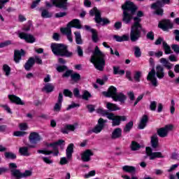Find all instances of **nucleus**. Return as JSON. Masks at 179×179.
<instances>
[{"instance_id": "obj_57", "label": "nucleus", "mask_w": 179, "mask_h": 179, "mask_svg": "<svg viewBox=\"0 0 179 179\" xmlns=\"http://www.w3.org/2000/svg\"><path fill=\"white\" fill-rule=\"evenodd\" d=\"M96 113L97 114H100L103 117H105V115H107V113H108V110L99 108L96 109Z\"/></svg>"}, {"instance_id": "obj_41", "label": "nucleus", "mask_w": 179, "mask_h": 179, "mask_svg": "<svg viewBox=\"0 0 179 179\" xmlns=\"http://www.w3.org/2000/svg\"><path fill=\"white\" fill-rule=\"evenodd\" d=\"M81 99L85 100V101H89V99H92V94L89 92L87 90H84L83 92V94L81 95Z\"/></svg>"}, {"instance_id": "obj_55", "label": "nucleus", "mask_w": 179, "mask_h": 179, "mask_svg": "<svg viewBox=\"0 0 179 179\" xmlns=\"http://www.w3.org/2000/svg\"><path fill=\"white\" fill-rule=\"evenodd\" d=\"M61 108H62V103L57 102L55 104L53 110L55 113H59V111H61Z\"/></svg>"}, {"instance_id": "obj_4", "label": "nucleus", "mask_w": 179, "mask_h": 179, "mask_svg": "<svg viewBox=\"0 0 179 179\" xmlns=\"http://www.w3.org/2000/svg\"><path fill=\"white\" fill-rule=\"evenodd\" d=\"M90 16H95L94 20L97 24H101V26H107L111 23V21L108 18L101 17V12L97 9V7H94L90 10Z\"/></svg>"}, {"instance_id": "obj_44", "label": "nucleus", "mask_w": 179, "mask_h": 179, "mask_svg": "<svg viewBox=\"0 0 179 179\" xmlns=\"http://www.w3.org/2000/svg\"><path fill=\"white\" fill-rule=\"evenodd\" d=\"M55 87L51 83L46 84L43 88V90H45L46 93H51V92H54Z\"/></svg>"}, {"instance_id": "obj_58", "label": "nucleus", "mask_w": 179, "mask_h": 179, "mask_svg": "<svg viewBox=\"0 0 179 179\" xmlns=\"http://www.w3.org/2000/svg\"><path fill=\"white\" fill-rule=\"evenodd\" d=\"M10 44H12V41L9 40L1 42L0 43V48H5V47H8V45H10Z\"/></svg>"}, {"instance_id": "obj_17", "label": "nucleus", "mask_w": 179, "mask_h": 179, "mask_svg": "<svg viewBox=\"0 0 179 179\" xmlns=\"http://www.w3.org/2000/svg\"><path fill=\"white\" fill-rule=\"evenodd\" d=\"M85 29L87 31H90L92 33V41L93 43H99L100 39L99 38V33L97 32V30L90 27L89 25H85Z\"/></svg>"}, {"instance_id": "obj_49", "label": "nucleus", "mask_w": 179, "mask_h": 179, "mask_svg": "<svg viewBox=\"0 0 179 179\" xmlns=\"http://www.w3.org/2000/svg\"><path fill=\"white\" fill-rule=\"evenodd\" d=\"M141 78H142V72L141 71H136L134 76V79L135 82H141Z\"/></svg>"}, {"instance_id": "obj_30", "label": "nucleus", "mask_w": 179, "mask_h": 179, "mask_svg": "<svg viewBox=\"0 0 179 179\" xmlns=\"http://www.w3.org/2000/svg\"><path fill=\"white\" fill-rule=\"evenodd\" d=\"M75 145L73 143H70L66 150V158L68 160L72 159V154L73 153V148Z\"/></svg>"}, {"instance_id": "obj_63", "label": "nucleus", "mask_w": 179, "mask_h": 179, "mask_svg": "<svg viewBox=\"0 0 179 179\" xmlns=\"http://www.w3.org/2000/svg\"><path fill=\"white\" fill-rule=\"evenodd\" d=\"M171 48L176 54H179V45L177 44H172Z\"/></svg>"}, {"instance_id": "obj_27", "label": "nucleus", "mask_w": 179, "mask_h": 179, "mask_svg": "<svg viewBox=\"0 0 179 179\" xmlns=\"http://www.w3.org/2000/svg\"><path fill=\"white\" fill-rule=\"evenodd\" d=\"M154 5L155 3L151 5V8L155 10V15L157 16H163V15H164V10L162 8H164V6H159L157 4L156 6H154Z\"/></svg>"}, {"instance_id": "obj_5", "label": "nucleus", "mask_w": 179, "mask_h": 179, "mask_svg": "<svg viewBox=\"0 0 179 179\" xmlns=\"http://www.w3.org/2000/svg\"><path fill=\"white\" fill-rule=\"evenodd\" d=\"M31 174L33 172L30 170H26L24 173H22L19 169L11 170V176L15 179L27 178V177H31Z\"/></svg>"}, {"instance_id": "obj_7", "label": "nucleus", "mask_w": 179, "mask_h": 179, "mask_svg": "<svg viewBox=\"0 0 179 179\" xmlns=\"http://www.w3.org/2000/svg\"><path fill=\"white\" fill-rule=\"evenodd\" d=\"M106 124H107V120L103 119V117H100L98 120L97 124L89 131L90 134H100L104 129V127H106Z\"/></svg>"}, {"instance_id": "obj_45", "label": "nucleus", "mask_w": 179, "mask_h": 179, "mask_svg": "<svg viewBox=\"0 0 179 179\" xmlns=\"http://www.w3.org/2000/svg\"><path fill=\"white\" fill-rule=\"evenodd\" d=\"M76 37V44H83V41H82V35H80V31L74 32Z\"/></svg>"}, {"instance_id": "obj_56", "label": "nucleus", "mask_w": 179, "mask_h": 179, "mask_svg": "<svg viewBox=\"0 0 179 179\" xmlns=\"http://www.w3.org/2000/svg\"><path fill=\"white\" fill-rule=\"evenodd\" d=\"M96 113L97 114H100L103 117H105V115H107V113H108V110L99 108L96 109Z\"/></svg>"}, {"instance_id": "obj_8", "label": "nucleus", "mask_w": 179, "mask_h": 179, "mask_svg": "<svg viewBox=\"0 0 179 179\" xmlns=\"http://www.w3.org/2000/svg\"><path fill=\"white\" fill-rule=\"evenodd\" d=\"M145 153L148 157H150V160H155V159H164V155L161 152H155L152 150L150 147L145 148Z\"/></svg>"}, {"instance_id": "obj_1", "label": "nucleus", "mask_w": 179, "mask_h": 179, "mask_svg": "<svg viewBox=\"0 0 179 179\" xmlns=\"http://www.w3.org/2000/svg\"><path fill=\"white\" fill-rule=\"evenodd\" d=\"M122 9L123 10L122 22L124 24H130L132 20L134 22L130 31V40L132 43H135V41H138L141 38L142 31H143V27L141 24V22H142V18L141 17H143L145 13L142 10H138L136 13L138 6L131 1H125L122 5ZM136 13V16L134 17Z\"/></svg>"}, {"instance_id": "obj_29", "label": "nucleus", "mask_w": 179, "mask_h": 179, "mask_svg": "<svg viewBox=\"0 0 179 179\" xmlns=\"http://www.w3.org/2000/svg\"><path fill=\"white\" fill-rule=\"evenodd\" d=\"M36 64V60L34 57H29L27 62L25 63L24 68L25 71H30L33 68L34 65Z\"/></svg>"}, {"instance_id": "obj_43", "label": "nucleus", "mask_w": 179, "mask_h": 179, "mask_svg": "<svg viewBox=\"0 0 179 179\" xmlns=\"http://www.w3.org/2000/svg\"><path fill=\"white\" fill-rule=\"evenodd\" d=\"M164 6V5H170V0H161V1H157L155 3H154V6Z\"/></svg>"}, {"instance_id": "obj_31", "label": "nucleus", "mask_w": 179, "mask_h": 179, "mask_svg": "<svg viewBox=\"0 0 179 179\" xmlns=\"http://www.w3.org/2000/svg\"><path fill=\"white\" fill-rule=\"evenodd\" d=\"M150 143H151V146L153 149H156L159 148V138L156 134L151 136Z\"/></svg>"}, {"instance_id": "obj_64", "label": "nucleus", "mask_w": 179, "mask_h": 179, "mask_svg": "<svg viewBox=\"0 0 179 179\" xmlns=\"http://www.w3.org/2000/svg\"><path fill=\"white\" fill-rule=\"evenodd\" d=\"M20 131H27V123H20Z\"/></svg>"}, {"instance_id": "obj_33", "label": "nucleus", "mask_w": 179, "mask_h": 179, "mask_svg": "<svg viewBox=\"0 0 179 179\" xmlns=\"http://www.w3.org/2000/svg\"><path fill=\"white\" fill-rule=\"evenodd\" d=\"M160 63L162 64L163 66L166 68V69H171V68H173V64L170 63L166 58H161Z\"/></svg>"}, {"instance_id": "obj_2", "label": "nucleus", "mask_w": 179, "mask_h": 179, "mask_svg": "<svg viewBox=\"0 0 179 179\" xmlns=\"http://www.w3.org/2000/svg\"><path fill=\"white\" fill-rule=\"evenodd\" d=\"M105 57L106 55H103V52L100 51L99 46H96L90 61L97 71H104V66H106Z\"/></svg>"}, {"instance_id": "obj_42", "label": "nucleus", "mask_w": 179, "mask_h": 179, "mask_svg": "<svg viewBox=\"0 0 179 179\" xmlns=\"http://www.w3.org/2000/svg\"><path fill=\"white\" fill-rule=\"evenodd\" d=\"M113 75H125V70H120V66H113Z\"/></svg>"}, {"instance_id": "obj_61", "label": "nucleus", "mask_w": 179, "mask_h": 179, "mask_svg": "<svg viewBox=\"0 0 179 179\" xmlns=\"http://www.w3.org/2000/svg\"><path fill=\"white\" fill-rule=\"evenodd\" d=\"M146 38L148 40H151V41H153L155 40V33H153V31H150L147 34Z\"/></svg>"}, {"instance_id": "obj_36", "label": "nucleus", "mask_w": 179, "mask_h": 179, "mask_svg": "<svg viewBox=\"0 0 179 179\" xmlns=\"http://www.w3.org/2000/svg\"><path fill=\"white\" fill-rule=\"evenodd\" d=\"M132 128H134V121H129L124 127L123 132L124 134H128L131 132V129H132Z\"/></svg>"}, {"instance_id": "obj_24", "label": "nucleus", "mask_w": 179, "mask_h": 179, "mask_svg": "<svg viewBox=\"0 0 179 179\" xmlns=\"http://www.w3.org/2000/svg\"><path fill=\"white\" fill-rule=\"evenodd\" d=\"M76 129V127L73 124H66L64 127L61 129L62 134H64V135H68L69 134V131L73 132Z\"/></svg>"}, {"instance_id": "obj_40", "label": "nucleus", "mask_w": 179, "mask_h": 179, "mask_svg": "<svg viewBox=\"0 0 179 179\" xmlns=\"http://www.w3.org/2000/svg\"><path fill=\"white\" fill-rule=\"evenodd\" d=\"M162 47L166 55H169V54H171V48L170 47V45H169V44H167V42L163 41Z\"/></svg>"}, {"instance_id": "obj_18", "label": "nucleus", "mask_w": 179, "mask_h": 179, "mask_svg": "<svg viewBox=\"0 0 179 179\" xmlns=\"http://www.w3.org/2000/svg\"><path fill=\"white\" fill-rule=\"evenodd\" d=\"M94 153L92 150L87 149L85 150L82 154H81V160L84 162H90L92 160L91 156H94Z\"/></svg>"}, {"instance_id": "obj_13", "label": "nucleus", "mask_w": 179, "mask_h": 179, "mask_svg": "<svg viewBox=\"0 0 179 179\" xmlns=\"http://www.w3.org/2000/svg\"><path fill=\"white\" fill-rule=\"evenodd\" d=\"M52 5L59 9L68 10V0H50Z\"/></svg>"}, {"instance_id": "obj_19", "label": "nucleus", "mask_w": 179, "mask_h": 179, "mask_svg": "<svg viewBox=\"0 0 179 179\" xmlns=\"http://www.w3.org/2000/svg\"><path fill=\"white\" fill-rule=\"evenodd\" d=\"M26 52L23 49L14 50V61L15 64H19L22 60V57H24Z\"/></svg>"}, {"instance_id": "obj_50", "label": "nucleus", "mask_w": 179, "mask_h": 179, "mask_svg": "<svg viewBox=\"0 0 179 179\" xmlns=\"http://www.w3.org/2000/svg\"><path fill=\"white\" fill-rule=\"evenodd\" d=\"M3 71L5 72L6 76H9L10 75V67L8 64L3 65Z\"/></svg>"}, {"instance_id": "obj_47", "label": "nucleus", "mask_w": 179, "mask_h": 179, "mask_svg": "<svg viewBox=\"0 0 179 179\" xmlns=\"http://www.w3.org/2000/svg\"><path fill=\"white\" fill-rule=\"evenodd\" d=\"M4 156L6 159H10L11 160H15L17 157L16 154L10 152H6Z\"/></svg>"}, {"instance_id": "obj_35", "label": "nucleus", "mask_w": 179, "mask_h": 179, "mask_svg": "<svg viewBox=\"0 0 179 179\" xmlns=\"http://www.w3.org/2000/svg\"><path fill=\"white\" fill-rule=\"evenodd\" d=\"M142 146L138 142L133 141L130 145V149L132 152H136V150H139Z\"/></svg>"}, {"instance_id": "obj_22", "label": "nucleus", "mask_w": 179, "mask_h": 179, "mask_svg": "<svg viewBox=\"0 0 179 179\" xmlns=\"http://www.w3.org/2000/svg\"><path fill=\"white\" fill-rule=\"evenodd\" d=\"M112 99L113 101H120L121 104H124L127 100V96L124 93L120 92L119 94L116 93Z\"/></svg>"}, {"instance_id": "obj_54", "label": "nucleus", "mask_w": 179, "mask_h": 179, "mask_svg": "<svg viewBox=\"0 0 179 179\" xmlns=\"http://www.w3.org/2000/svg\"><path fill=\"white\" fill-rule=\"evenodd\" d=\"M73 93L74 97H76V99H82V95H80V91L79 90V88H74L73 90Z\"/></svg>"}, {"instance_id": "obj_15", "label": "nucleus", "mask_w": 179, "mask_h": 179, "mask_svg": "<svg viewBox=\"0 0 179 179\" xmlns=\"http://www.w3.org/2000/svg\"><path fill=\"white\" fill-rule=\"evenodd\" d=\"M147 80L151 82L154 87H157L159 84L157 83V78H156V70H155V68H152L148 73Z\"/></svg>"}, {"instance_id": "obj_11", "label": "nucleus", "mask_w": 179, "mask_h": 179, "mask_svg": "<svg viewBox=\"0 0 179 179\" xmlns=\"http://www.w3.org/2000/svg\"><path fill=\"white\" fill-rule=\"evenodd\" d=\"M173 128H174L173 124H166L164 127L159 128L157 134L160 138H166L169 135V131H173Z\"/></svg>"}, {"instance_id": "obj_28", "label": "nucleus", "mask_w": 179, "mask_h": 179, "mask_svg": "<svg viewBox=\"0 0 179 179\" xmlns=\"http://www.w3.org/2000/svg\"><path fill=\"white\" fill-rule=\"evenodd\" d=\"M155 75L158 79H163L164 78V68L162 65H157L156 66Z\"/></svg>"}, {"instance_id": "obj_6", "label": "nucleus", "mask_w": 179, "mask_h": 179, "mask_svg": "<svg viewBox=\"0 0 179 179\" xmlns=\"http://www.w3.org/2000/svg\"><path fill=\"white\" fill-rule=\"evenodd\" d=\"M41 136L37 132H31L29 136V141L31 143L30 145H29V148H31V149H34L36 148V145L38 143V142L41 141Z\"/></svg>"}, {"instance_id": "obj_37", "label": "nucleus", "mask_w": 179, "mask_h": 179, "mask_svg": "<svg viewBox=\"0 0 179 179\" xmlns=\"http://www.w3.org/2000/svg\"><path fill=\"white\" fill-rule=\"evenodd\" d=\"M40 10H42L41 17H43V19H48L50 17H52V13H50L48 10L40 8Z\"/></svg>"}, {"instance_id": "obj_12", "label": "nucleus", "mask_w": 179, "mask_h": 179, "mask_svg": "<svg viewBox=\"0 0 179 179\" xmlns=\"http://www.w3.org/2000/svg\"><path fill=\"white\" fill-rule=\"evenodd\" d=\"M64 143H65V141L62 139H59L56 142L48 143L47 145V147L52 148L54 151V156L57 157L59 153V150L58 149V146H62V145H64Z\"/></svg>"}, {"instance_id": "obj_26", "label": "nucleus", "mask_w": 179, "mask_h": 179, "mask_svg": "<svg viewBox=\"0 0 179 179\" xmlns=\"http://www.w3.org/2000/svg\"><path fill=\"white\" fill-rule=\"evenodd\" d=\"M67 27H74V29H82L80 20L78 19H73L67 24Z\"/></svg>"}, {"instance_id": "obj_10", "label": "nucleus", "mask_w": 179, "mask_h": 179, "mask_svg": "<svg viewBox=\"0 0 179 179\" xmlns=\"http://www.w3.org/2000/svg\"><path fill=\"white\" fill-rule=\"evenodd\" d=\"M173 26L171 21L167 19L162 20L158 24V27L163 31H168L170 29H173Z\"/></svg>"}, {"instance_id": "obj_14", "label": "nucleus", "mask_w": 179, "mask_h": 179, "mask_svg": "<svg viewBox=\"0 0 179 179\" xmlns=\"http://www.w3.org/2000/svg\"><path fill=\"white\" fill-rule=\"evenodd\" d=\"M18 37L21 40H24L26 43H28L29 44H33V43H36V38L34 36L30 34H26L24 32H21L18 34Z\"/></svg>"}, {"instance_id": "obj_59", "label": "nucleus", "mask_w": 179, "mask_h": 179, "mask_svg": "<svg viewBox=\"0 0 179 179\" xmlns=\"http://www.w3.org/2000/svg\"><path fill=\"white\" fill-rule=\"evenodd\" d=\"M157 107V102L153 101H151L150 105V110L151 111H156V108Z\"/></svg>"}, {"instance_id": "obj_32", "label": "nucleus", "mask_w": 179, "mask_h": 179, "mask_svg": "<svg viewBox=\"0 0 179 179\" xmlns=\"http://www.w3.org/2000/svg\"><path fill=\"white\" fill-rule=\"evenodd\" d=\"M113 38L115 39V41H117V43H122V41H128V40H129V36L125 34L122 36L114 35Z\"/></svg>"}, {"instance_id": "obj_25", "label": "nucleus", "mask_w": 179, "mask_h": 179, "mask_svg": "<svg viewBox=\"0 0 179 179\" xmlns=\"http://www.w3.org/2000/svg\"><path fill=\"white\" fill-rule=\"evenodd\" d=\"M122 136V129L117 127L115 129L110 136L111 139H120Z\"/></svg>"}, {"instance_id": "obj_51", "label": "nucleus", "mask_w": 179, "mask_h": 179, "mask_svg": "<svg viewBox=\"0 0 179 179\" xmlns=\"http://www.w3.org/2000/svg\"><path fill=\"white\" fill-rule=\"evenodd\" d=\"M38 153H41L42 155H45V156H49V155H52L54 156V151L52 150H38Z\"/></svg>"}, {"instance_id": "obj_60", "label": "nucleus", "mask_w": 179, "mask_h": 179, "mask_svg": "<svg viewBox=\"0 0 179 179\" xmlns=\"http://www.w3.org/2000/svg\"><path fill=\"white\" fill-rule=\"evenodd\" d=\"M132 72L131 71H126V78L128 79L129 82H134V78H132Z\"/></svg>"}, {"instance_id": "obj_34", "label": "nucleus", "mask_w": 179, "mask_h": 179, "mask_svg": "<svg viewBox=\"0 0 179 179\" xmlns=\"http://www.w3.org/2000/svg\"><path fill=\"white\" fill-rule=\"evenodd\" d=\"M122 170L123 171H125V173H131V174H134L136 172V168H135V166H124L122 167Z\"/></svg>"}, {"instance_id": "obj_62", "label": "nucleus", "mask_w": 179, "mask_h": 179, "mask_svg": "<svg viewBox=\"0 0 179 179\" xmlns=\"http://www.w3.org/2000/svg\"><path fill=\"white\" fill-rule=\"evenodd\" d=\"M27 132L26 131H17L13 133L14 136H24V135H27Z\"/></svg>"}, {"instance_id": "obj_21", "label": "nucleus", "mask_w": 179, "mask_h": 179, "mask_svg": "<svg viewBox=\"0 0 179 179\" xmlns=\"http://www.w3.org/2000/svg\"><path fill=\"white\" fill-rule=\"evenodd\" d=\"M8 99L11 101V103L17 104V106H24V102L22 101V99H20V97L16 95H8Z\"/></svg>"}, {"instance_id": "obj_48", "label": "nucleus", "mask_w": 179, "mask_h": 179, "mask_svg": "<svg viewBox=\"0 0 179 179\" xmlns=\"http://www.w3.org/2000/svg\"><path fill=\"white\" fill-rule=\"evenodd\" d=\"M56 70L57 72L59 73H62V72H65V71H69L68 70V66L65 65H59L57 66Z\"/></svg>"}, {"instance_id": "obj_20", "label": "nucleus", "mask_w": 179, "mask_h": 179, "mask_svg": "<svg viewBox=\"0 0 179 179\" xmlns=\"http://www.w3.org/2000/svg\"><path fill=\"white\" fill-rule=\"evenodd\" d=\"M122 121H127V116L116 115V117L112 121V127H119V125H121Z\"/></svg>"}, {"instance_id": "obj_23", "label": "nucleus", "mask_w": 179, "mask_h": 179, "mask_svg": "<svg viewBox=\"0 0 179 179\" xmlns=\"http://www.w3.org/2000/svg\"><path fill=\"white\" fill-rule=\"evenodd\" d=\"M148 122H149V116L148 115H143L138 126V129H145L146 125H148Z\"/></svg>"}, {"instance_id": "obj_46", "label": "nucleus", "mask_w": 179, "mask_h": 179, "mask_svg": "<svg viewBox=\"0 0 179 179\" xmlns=\"http://www.w3.org/2000/svg\"><path fill=\"white\" fill-rule=\"evenodd\" d=\"M134 50L136 58H141V57H142V51H141V48L138 46H134Z\"/></svg>"}, {"instance_id": "obj_9", "label": "nucleus", "mask_w": 179, "mask_h": 179, "mask_svg": "<svg viewBox=\"0 0 179 179\" xmlns=\"http://www.w3.org/2000/svg\"><path fill=\"white\" fill-rule=\"evenodd\" d=\"M73 70H67L64 73L62 74V78H69L71 77V79L72 82H74V83H78L79 80H80V74L78 73H73Z\"/></svg>"}, {"instance_id": "obj_16", "label": "nucleus", "mask_w": 179, "mask_h": 179, "mask_svg": "<svg viewBox=\"0 0 179 179\" xmlns=\"http://www.w3.org/2000/svg\"><path fill=\"white\" fill-rule=\"evenodd\" d=\"M117 87H114L113 85H111L108 87L107 92H102V94L103 96H104V97L113 99L117 94Z\"/></svg>"}, {"instance_id": "obj_38", "label": "nucleus", "mask_w": 179, "mask_h": 179, "mask_svg": "<svg viewBox=\"0 0 179 179\" xmlns=\"http://www.w3.org/2000/svg\"><path fill=\"white\" fill-rule=\"evenodd\" d=\"M19 153L21 156H30V152H29V148L28 147H21L19 148Z\"/></svg>"}, {"instance_id": "obj_3", "label": "nucleus", "mask_w": 179, "mask_h": 179, "mask_svg": "<svg viewBox=\"0 0 179 179\" xmlns=\"http://www.w3.org/2000/svg\"><path fill=\"white\" fill-rule=\"evenodd\" d=\"M52 52L57 57H64L65 58H71L73 55V52H70L67 45L64 43H52L50 45Z\"/></svg>"}, {"instance_id": "obj_39", "label": "nucleus", "mask_w": 179, "mask_h": 179, "mask_svg": "<svg viewBox=\"0 0 179 179\" xmlns=\"http://www.w3.org/2000/svg\"><path fill=\"white\" fill-rule=\"evenodd\" d=\"M106 108H108L109 111H117V110H120V107L117 106V104L110 102L106 104Z\"/></svg>"}, {"instance_id": "obj_52", "label": "nucleus", "mask_w": 179, "mask_h": 179, "mask_svg": "<svg viewBox=\"0 0 179 179\" xmlns=\"http://www.w3.org/2000/svg\"><path fill=\"white\" fill-rule=\"evenodd\" d=\"M71 27H66V28H61L60 31L62 33H64L65 34H67V36H70L72 34V30L71 29Z\"/></svg>"}, {"instance_id": "obj_53", "label": "nucleus", "mask_w": 179, "mask_h": 179, "mask_svg": "<svg viewBox=\"0 0 179 179\" xmlns=\"http://www.w3.org/2000/svg\"><path fill=\"white\" fill-rule=\"evenodd\" d=\"M63 94L65 96V97H69L70 99H72L73 96V93H72L71 91L68 89L64 90Z\"/></svg>"}]
</instances>
